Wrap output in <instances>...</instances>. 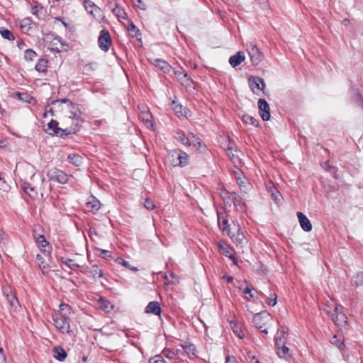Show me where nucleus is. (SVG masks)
Returning a JSON list of instances; mask_svg holds the SVG:
<instances>
[{
    "label": "nucleus",
    "instance_id": "nucleus-1",
    "mask_svg": "<svg viewBox=\"0 0 363 363\" xmlns=\"http://www.w3.org/2000/svg\"><path fill=\"white\" fill-rule=\"evenodd\" d=\"M18 171H19L20 176L25 179L30 176V182H23L21 184V189L24 192L32 199H36L39 195L43 197L45 191V178L43 175L35 174L34 167L30 164H17L16 172Z\"/></svg>",
    "mask_w": 363,
    "mask_h": 363
},
{
    "label": "nucleus",
    "instance_id": "nucleus-2",
    "mask_svg": "<svg viewBox=\"0 0 363 363\" xmlns=\"http://www.w3.org/2000/svg\"><path fill=\"white\" fill-rule=\"evenodd\" d=\"M54 104L62 105L61 108L63 113L62 125L65 135L75 133L79 130L81 124L83 123L82 118V113L77 104L72 103L67 99L57 100Z\"/></svg>",
    "mask_w": 363,
    "mask_h": 363
},
{
    "label": "nucleus",
    "instance_id": "nucleus-3",
    "mask_svg": "<svg viewBox=\"0 0 363 363\" xmlns=\"http://www.w3.org/2000/svg\"><path fill=\"white\" fill-rule=\"evenodd\" d=\"M218 220L223 232L228 235L237 246L242 247L246 244V239L238 221L233 220L229 224L223 213H218Z\"/></svg>",
    "mask_w": 363,
    "mask_h": 363
},
{
    "label": "nucleus",
    "instance_id": "nucleus-4",
    "mask_svg": "<svg viewBox=\"0 0 363 363\" xmlns=\"http://www.w3.org/2000/svg\"><path fill=\"white\" fill-rule=\"evenodd\" d=\"M72 314L71 307L65 303L59 306V311L52 314L55 327L62 333L72 336L74 331L70 328L69 319Z\"/></svg>",
    "mask_w": 363,
    "mask_h": 363
},
{
    "label": "nucleus",
    "instance_id": "nucleus-5",
    "mask_svg": "<svg viewBox=\"0 0 363 363\" xmlns=\"http://www.w3.org/2000/svg\"><path fill=\"white\" fill-rule=\"evenodd\" d=\"M286 338L284 330H279L276 336V351L280 358L287 359L292 357V351L286 346Z\"/></svg>",
    "mask_w": 363,
    "mask_h": 363
},
{
    "label": "nucleus",
    "instance_id": "nucleus-6",
    "mask_svg": "<svg viewBox=\"0 0 363 363\" xmlns=\"http://www.w3.org/2000/svg\"><path fill=\"white\" fill-rule=\"evenodd\" d=\"M271 320L272 317L265 311L256 314L253 318V322L255 326L261 330V332L265 335L268 333L267 325Z\"/></svg>",
    "mask_w": 363,
    "mask_h": 363
},
{
    "label": "nucleus",
    "instance_id": "nucleus-7",
    "mask_svg": "<svg viewBox=\"0 0 363 363\" xmlns=\"http://www.w3.org/2000/svg\"><path fill=\"white\" fill-rule=\"evenodd\" d=\"M47 176L50 181L62 184H67L69 181V176L63 171L57 168L49 169L47 172Z\"/></svg>",
    "mask_w": 363,
    "mask_h": 363
},
{
    "label": "nucleus",
    "instance_id": "nucleus-8",
    "mask_svg": "<svg viewBox=\"0 0 363 363\" xmlns=\"http://www.w3.org/2000/svg\"><path fill=\"white\" fill-rule=\"evenodd\" d=\"M331 305L334 307V315H330L334 323L338 327H344L347 323V317L340 309V306H337L334 301H331Z\"/></svg>",
    "mask_w": 363,
    "mask_h": 363
},
{
    "label": "nucleus",
    "instance_id": "nucleus-9",
    "mask_svg": "<svg viewBox=\"0 0 363 363\" xmlns=\"http://www.w3.org/2000/svg\"><path fill=\"white\" fill-rule=\"evenodd\" d=\"M247 51L252 63L257 65L262 60V55L256 45L252 43L247 44Z\"/></svg>",
    "mask_w": 363,
    "mask_h": 363
},
{
    "label": "nucleus",
    "instance_id": "nucleus-10",
    "mask_svg": "<svg viewBox=\"0 0 363 363\" xmlns=\"http://www.w3.org/2000/svg\"><path fill=\"white\" fill-rule=\"evenodd\" d=\"M248 84L252 91L257 95H259L265 87L264 80L258 77H250L248 79Z\"/></svg>",
    "mask_w": 363,
    "mask_h": 363
},
{
    "label": "nucleus",
    "instance_id": "nucleus-11",
    "mask_svg": "<svg viewBox=\"0 0 363 363\" xmlns=\"http://www.w3.org/2000/svg\"><path fill=\"white\" fill-rule=\"evenodd\" d=\"M234 174L241 191L245 194H248L252 189V185L248 179L242 176V173L239 170L234 171Z\"/></svg>",
    "mask_w": 363,
    "mask_h": 363
},
{
    "label": "nucleus",
    "instance_id": "nucleus-12",
    "mask_svg": "<svg viewBox=\"0 0 363 363\" xmlns=\"http://www.w3.org/2000/svg\"><path fill=\"white\" fill-rule=\"evenodd\" d=\"M98 43L102 50L105 52L108 50L111 44V40L108 30L104 29L100 32Z\"/></svg>",
    "mask_w": 363,
    "mask_h": 363
},
{
    "label": "nucleus",
    "instance_id": "nucleus-13",
    "mask_svg": "<svg viewBox=\"0 0 363 363\" xmlns=\"http://www.w3.org/2000/svg\"><path fill=\"white\" fill-rule=\"evenodd\" d=\"M174 74L177 80L186 88H191L193 84V81L190 79L188 74L182 69L174 70Z\"/></svg>",
    "mask_w": 363,
    "mask_h": 363
},
{
    "label": "nucleus",
    "instance_id": "nucleus-14",
    "mask_svg": "<svg viewBox=\"0 0 363 363\" xmlns=\"http://www.w3.org/2000/svg\"><path fill=\"white\" fill-rule=\"evenodd\" d=\"M84 5L85 9L91 14L95 18L99 19L101 18L102 12L99 7H98L91 0H84Z\"/></svg>",
    "mask_w": 363,
    "mask_h": 363
},
{
    "label": "nucleus",
    "instance_id": "nucleus-15",
    "mask_svg": "<svg viewBox=\"0 0 363 363\" xmlns=\"http://www.w3.org/2000/svg\"><path fill=\"white\" fill-rule=\"evenodd\" d=\"M258 107L259 109L260 116L263 121H269L271 115L269 112V106L265 99H260L258 101Z\"/></svg>",
    "mask_w": 363,
    "mask_h": 363
},
{
    "label": "nucleus",
    "instance_id": "nucleus-16",
    "mask_svg": "<svg viewBox=\"0 0 363 363\" xmlns=\"http://www.w3.org/2000/svg\"><path fill=\"white\" fill-rule=\"evenodd\" d=\"M297 218L299 222V224L305 232H310L312 230V224L309 219L302 213V212H297L296 213Z\"/></svg>",
    "mask_w": 363,
    "mask_h": 363
},
{
    "label": "nucleus",
    "instance_id": "nucleus-17",
    "mask_svg": "<svg viewBox=\"0 0 363 363\" xmlns=\"http://www.w3.org/2000/svg\"><path fill=\"white\" fill-rule=\"evenodd\" d=\"M150 62L156 67L163 71L164 73H169L172 67L167 62L159 58H153L150 60Z\"/></svg>",
    "mask_w": 363,
    "mask_h": 363
},
{
    "label": "nucleus",
    "instance_id": "nucleus-18",
    "mask_svg": "<svg viewBox=\"0 0 363 363\" xmlns=\"http://www.w3.org/2000/svg\"><path fill=\"white\" fill-rule=\"evenodd\" d=\"M64 128H58V122L52 120L48 124L47 131L49 134H55L60 136L65 135V132L63 130Z\"/></svg>",
    "mask_w": 363,
    "mask_h": 363
},
{
    "label": "nucleus",
    "instance_id": "nucleus-19",
    "mask_svg": "<svg viewBox=\"0 0 363 363\" xmlns=\"http://www.w3.org/2000/svg\"><path fill=\"white\" fill-rule=\"evenodd\" d=\"M226 152L228 157L234 163H240L241 160L240 158V152L235 147L232 146L228 147Z\"/></svg>",
    "mask_w": 363,
    "mask_h": 363
},
{
    "label": "nucleus",
    "instance_id": "nucleus-20",
    "mask_svg": "<svg viewBox=\"0 0 363 363\" xmlns=\"http://www.w3.org/2000/svg\"><path fill=\"white\" fill-rule=\"evenodd\" d=\"M245 59L244 52L240 51L236 55H233L229 59V63L233 67L240 65Z\"/></svg>",
    "mask_w": 363,
    "mask_h": 363
},
{
    "label": "nucleus",
    "instance_id": "nucleus-21",
    "mask_svg": "<svg viewBox=\"0 0 363 363\" xmlns=\"http://www.w3.org/2000/svg\"><path fill=\"white\" fill-rule=\"evenodd\" d=\"M145 313H152L156 315H160L161 308L160 303L157 301L150 302L145 308Z\"/></svg>",
    "mask_w": 363,
    "mask_h": 363
},
{
    "label": "nucleus",
    "instance_id": "nucleus-22",
    "mask_svg": "<svg viewBox=\"0 0 363 363\" xmlns=\"http://www.w3.org/2000/svg\"><path fill=\"white\" fill-rule=\"evenodd\" d=\"M52 352L53 357L60 362L64 361L67 356L66 351L60 346L55 347L52 350Z\"/></svg>",
    "mask_w": 363,
    "mask_h": 363
},
{
    "label": "nucleus",
    "instance_id": "nucleus-23",
    "mask_svg": "<svg viewBox=\"0 0 363 363\" xmlns=\"http://www.w3.org/2000/svg\"><path fill=\"white\" fill-rule=\"evenodd\" d=\"M86 205L87 208H89L94 213L98 211L101 208L100 201L94 196L90 197V199L86 203Z\"/></svg>",
    "mask_w": 363,
    "mask_h": 363
},
{
    "label": "nucleus",
    "instance_id": "nucleus-24",
    "mask_svg": "<svg viewBox=\"0 0 363 363\" xmlns=\"http://www.w3.org/2000/svg\"><path fill=\"white\" fill-rule=\"evenodd\" d=\"M220 250L222 254L229 257L230 259H233L234 263H237L236 259L234 256V251L232 247H230L228 245L224 244L220 245Z\"/></svg>",
    "mask_w": 363,
    "mask_h": 363
},
{
    "label": "nucleus",
    "instance_id": "nucleus-25",
    "mask_svg": "<svg viewBox=\"0 0 363 363\" xmlns=\"http://www.w3.org/2000/svg\"><path fill=\"white\" fill-rule=\"evenodd\" d=\"M172 109L175 111L179 116L187 118L188 113L189 112L186 108H184L182 105L177 104L176 101H172Z\"/></svg>",
    "mask_w": 363,
    "mask_h": 363
},
{
    "label": "nucleus",
    "instance_id": "nucleus-26",
    "mask_svg": "<svg viewBox=\"0 0 363 363\" xmlns=\"http://www.w3.org/2000/svg\"><path fill=\"white\" fill-rule=\"evenodd\" d=\"M180 154V150H174L170 152L169 160L172 166L177 167L179 165V159L181 157Z\"/></svg>",
    "mask_w": 363,
    "mask_h": 363
},
{
    "label": "nucleus",
    "instance_id": "nucleus-27",
    "mask_svg": "<svg viewBox=\"0 0 363 363\" xmlns=\"http://www.w3.org/2000/svg\"><path fill=\"white\" fill-rule=\"evenodd\" d=\"M87 269L89 273L95 279H96L97 278L102 277L104 276L103 271L101 269H99V267L96 264L87 267Z\"/></svg>",
    "mask_w": 363,
    "mask_h": 363
},
{
    "label": "nucleus",
    "instance_id": "nucleus-28",
    "mask_svg": "<svg viewBox=\"0 0 363 363\" xmlns=\"http://www.w3.org/2000/svg\"><path fill=\"white\" fill-rule=\"evenodd\" d=\"M31 13L38 18H41L45 16L46 10L42 6L36 4L31 8Z\"/></svg>",
    "mask_w": 363,
    "mask_h": 363
},
{
    "label": "nucleus",
    "instance_id": "nucleus-29",
    "mask_svg": "<svg viewBox=\"0 0 363 363\" xmlns=\"http://www.w3.org/2000/svg\"><path fill=\"white\" fill-rule=\"evenodd\" d=\"M231 328L233 333L240 338H242L244 337V333L241 329L240 325L238 322L235 320H231L230 322Z\"/></svg>",
    "mask_w": 363,
    "mask_h": 363
},
{
    "label": "nucleus",
    "instance_id": "nucleus-30",
    "mask_svg": "<svg viewBox=\"0 0 363 363\" xmlns=\"http://www.w3.org/2000/svg\"><path fill=\"white\" fill-rule=\"evenodd\" d=\"M68 160L70 163L73 164L77 167L82 165L83 162V157L79 155L72 154L68 156Z\"/></svg>",
    "mask_w": 363,
    "mask_h": 363
},
{
    "label": "nucleus",
    "instance_id": "nucleus-31",
    "mask_svg": "<svg viewBox=\"0 0 363 363\" xmlns=\"http://www.w3.org/2000/svg\"><path fill=\"white\" fill-rule=\"evenodd\" d=\"M48 61L45 59L41 58L38 60L35 65V69L39 72H45L48 68Z\"/></svg>",
    "mask_w": 363,
    "mask_h": 363
},
{
    "label": "nucleus",
    "instance_id": "nucleus-32",
    "mask_svg": "<svg viewBox=\"0 0 363 363\" xmlns=\"http://www.w3.org/2000/svg\"><path fill=\"white\" fill-rule=\"evenodd\" d=\"M36 242L38 245L40 250L43 252H48L49 251L46 250V247L48 245V242L46 241L44 235H39L36 238Z\"/></svg>",
    "mask_w": 363,
    "mask_h": 363
},
{
    "label": "nucleus",
    "instance_id": "nucleus-33",
    "mask_svg": "<svg viewBox=\"0 0 363 363\" xmlns=\"http://www.w3.org/2000/svg\"><path fill=\"white\" fill-rule=\"evenodd\" d=\"M36 259L43 274H46L49 272V266L44 262L41 255H38Z\"/></svg>",
    "mask_w": 363,
    "mask_h": 363
},
{
    "label": "nucleus",
    "instance_id": "nucleus-34",
    "mask_svg": "<svg viewBox=\"0 0 363 363\" xmlns=\"http://www.w3.org/2000/svg\"><path fill=\"white\" fill-rule=\"evenodd\" d=\"M99 308L102 310L109 312L113 308V306L107 300L100 298L99 300Z\"/></svg>",
    "mask_w": 363,
    "mask_h": 363
},
{
    "label": "nucleus",
    "instance_id": "nucleus-35",
    "mask_svg": "<svg viewBox=\"0 0 363 363\" xmlns=\"http://www.w3.org/2000/svg\"><path fill=\"white\" fill-rule=\"evenodd\" d=\"M269 191L271 193V196H272V199H274V201L277 203H280L281 200V196L280 193L279 192V191L274 186L269 187Z\"/></svg>",
    "mask_w": 363,
    "mask_h": 363
},
{
    "label": "nucleus",
    "instance_id": "nucleus-36",
    "mask_svg": "<svg viewBox=\"0 0 363 363\" xmlns=\"http://www.w3.org/2000/svg\"><path fill=\"white\" fill-rule=\"evenodd\" d=\"M182 347L188 354H196V347L193 344L185 342L182 345Z\"/></svg>",
    "mask_w": 363,
    "mask_h": 363
},
{
    "label": "nucleus",
    "instance_id": "nucleus-37",
    "mask_svg": "<svg viewBox=\"0 0 363 363\" xmlns=\"http://www.w3.org/2000/svg\"><path fill=\"white\" fill-rule=\"evenodd\" d=\"M242 121L245 124L252 125H254V126H257V120L255 118H254L252 116H250V115L244 114L242 116Z\"/></svg>",
    "mask_w": 363,
    "mask_h": 363
},
{
    "label": "nucleus",
    "instance_id": "nucleus-38",
    "mask_svg": "<svg viewBox=\"0 0 363 363\" xmlns=\"http://www.w3.org/2000/svg\"><path fill=\"white\" fill-rule=\"evenodd\" d=\"M0 33H1V35L5 39H7L9 40H14V36H13V33L8 29H6L4 28H0Z\"/></svg>",
    "mask_w": 363,
    "mask_h": 363
},
{
    "label": "nucleus",
    "instance_id": "nucleus-39",
    "mask_svg": "<svg viewBox=\"0 0 363 363\" xmlns=\"http://www.w3.org/2000/svg\"><path fill=\"white\" fill-rule=\"evenodd\" d=\"M32 21L30 18H24L20 22V26L22 29L29 30L32 28Z\"/></svg>",
    "mask_w": 363,
    "mask_h": 363
},
{
    "label": "nucleus",
    "instance_id": "nucleus-40",
    "mask_svg": "<svg viewBox=\"0 0 363 363\" xmlns=\"http://www.w3.org/2000/svg\"><path fill=\"white\" fill-rule=\"evenodd\" d=\"M352 284L358 286L363 284V272H358L352 279Z\"/></svg>",
    "mask_w": 363,
    "mask_h": 363
},
{
    "label": "nucleus",
    "instance_id": "nucleus-41",
    "mask_svg": "<svg viewBox=\"0 0 363 363\" xmlns=\"http://www.w3.org/2000/svg\"><path fill=\"white\" fill-rule=\"evenodd\" d=\"M152 115L149 111L144 112L142 115L140 116V118L143 121H145L146 124L148 125H152Z\"/></svg>",
    "mask_w": 363,
    "mask_h": 363
},
{
    "label": "nucleus",
    "instance_id": "nucleus-42",
    "mask_svg": "<svg viewBox=\"0 0 363 363\" xmlns=\"http://www.w3.org/2000/svg\"><path fill=\"white\" fill-rule=\"evenodd\" d=\"M332 301L333 300L331 299L330 301H327V303L325 305V307L323 308V311L330 316L334 315V307H333L331 305Z\"/></svg>",
    "mask_w": 363,
    "mask_h": 363
},
{
    "label": "nucleus",
    "instance_id": "nucleus-43",
    "mask_svg": "<svg viewBox=\"0 0 363 363\" xmlns=\"http://www.w3.org/2000/svg\"><path fill=\"white\" fill-rule=\"evenodd\" d=\"M181 157L179 159V165L184 167L188 164V155L186 152L181 150Z\"/></svg>",
    "mask_w": 363,
    "mask_h": 363
},
{
    "label": "nucleus",
    "instance_id": "nucleus-44",
    "mask_svg": "<svg viewBox=\"0 0 363 363\" xmlns=\"http://www.w3.org/2000/svg\"><path fill=\"white\" fill-rule=\"evenodd\" d=\"M128 30L130 33V35L133 37H136L137 38V37H138V35H140L139 30L136 29V26L133 23H131L128 26Z\"/></svg>",
    "mask_w": 363,
    "mask_h": 363
},
{
    "label": "nucleus",
    "instance_id": "nucleus-45",
    "mask_svg": "<svg viewBox=\"0 0 363 363\" xmlns=\"http://www.w3.org/2000/svg\"><path fill=\"white\" fill-rule=\"evenodd\" d=\"M113 12L118 17L125 18L126 13L123 9H121L118 5L113 9Z\"/></svg>",
    "mask_w": 363,
    "mask_h": 363
},
{
    "label": "nucleus",
    "instance_id": "nucleus-46",
    "mask_svg": "<svg viewBox=\"0 0 363 363\" xmlns=\"http://www.w3.org/2000/svg\"><path fill=\"white\" fill-rule=\"evenodd\" d=\"M62 262L66 264L67 267H69L71 269H77L79 265L78 264H77L74 260L73 259H67L65 261H62Z\"/></svg>",
    "mask_w": 363,
    "mask_h": 363
},
{
    "label": "nucleus",
    "instance_id": "nucleus-47",
    "mask_svg": "<svg viewBox=\"0 0 363 363\" xmlns=\"http://www.w3.org/2000/svg\"><path fill=\"white\" fill-rule=\"evenodd\" d=\"M36 55L33 50L28 49L25 51L24 57L26 60H33Z\"/></svg>",
    "mask_w": 363,
    "mask_h": 363
},
{
    "label": "nucleus",
    "instance_id": "nucleus-48",
    "mask_svg": "<svg viewBox=\"0 0 363 363\" xmlns=\"http://www.w3.org/2000/svg\"><path fill=\"white\" fill-rule=\"evenodd\" d=\"M18 96V99L23 101H26L27 103H29L30 104L31 103V101L33 100V97H31L30 95H28V94H26V93H23V94H19V93H17Z\"/></svg>",
    "mask_w": 363,
    "mask_h": 363
},
{
    "label": "nucleus",
    "instance_id": "nucleus-49",
    "mask_svg": "<svg viewBox=\"0 0 363 363\" xmlns=\"http://www.w3.org/2000/svg\"><path fill=\"white\" fill-rule=\"evenodd\" d=\"M234 205L240 211H245V204L242 202V199L240 196L235 198L233 200Z\"/></svg>",
    "mask_w": 363,
    "mask_h": 363
},
{
    "label": "nucleus",
    "instance_id": "nucleus-50",
    "mask_svg": "<svg viewBox=\"0 0 363 363\" xmlns=\"http://www.w3.org/2000/svg\"><path fill=\"white\" fill-rule=\"evenodd\" d=\"M144 207L149 211L153 210L155 207L154 202L150 199H146L144 203Z\"/></svg>",
    "mask_w": 363,
    "mask_h": 363
},
{
    "label": "nucleus",
    "instance_id": "nucleus-51",
    "mask_svg": "<svg viewBox=\"0 0 363 363\" xmlns=\"http://www.w3.org/2000/svg\"><path fill=\"white\" fill-rule=\"evenodd\" d=\"M7 298L10 306L16 308L17 305L18 304V301L17 300V298L13 295L8 296Z\"/></svg>",
    "mask_w": 363,
    "mask_h": 363
},
{
    "label": "nucleus",
    "instance_id": "nucleus-52",
    "mask_svg": "<svg viewBox=\"0 0 363 363\" xmlns=\"http://www.w3.org/2000/svg\"><path fill=\"white\" fill-rule=\"evenodd\" d=\"M150 363H166L165 360L160 355H156L150 359Z\"/></svg>",
    "mask_w": 363,
    "mask_h": 363
},
{
    "label": "nucleus",
    "instance_id": "nucleus-53",
    "mask_svg": "<svg viewBox=\"0 0 363 363\" xmlns=\"http://www.w3.org/2000/svg\"><path fill=\"white\" fill-rule=\"evenodd\" d=\"M178 140L184 145H190L191 142L189 138H186L184 135H179L178 137Z\"/></svg>",
    "mask_w": 363,
    "mask_h": 363
},
{
    "label": "nucleus",
    "instance_id": "nucleus-54",
    "mask_svg": "<svg viewBox=\"0 0 363 363\" xmlns=\"http://www.w3.org/2000/svg\"><path fill=\"white\" fill-rule=\"evenodd\" d=\"M116 262L121 265H123V267H126V268H129L130 264H129V262L128 261H125L124 259H123L121 257H118L117 258V259L116 260Z\"/></svg>",
    "mask_w": 363,
    "mask_h": 363
},
{
    "label": "nucleus",
    "instance_id": "nucleus-55",
    "mask_svg": "<svg viewBox=\"0 0 363 363\" xmlns=\"http://www.w3.org/2000/svg\"><path fill=\"white\" fill-rule=\"evenodd\" d=\"M267 303L270 306H274L277 304V295L272 294L271 297L269 298Z\"/></svg>",
    "mask_w": 363,
    "mask_h": 363
},
{
    "label": "nucleus",
    "instance_id": "nucleus-56",
    "mask_svg": "<svg viewBox=\"0 0 363 363\" xmlns=\"http://www.w3.org/2000/svg\"><path fill=\"white\" fill-rule=\"evenodd\" d=\"M133 1H135V4L137 7L141 10H145L146 6L141 0H133Z\"/></svg>",
    "mask_w": 363,
    "mask_h": 363
},
{
    "label": "nucleus",
    "instance_id": "nucleus-57",
    "mask_svg": "<svg viewBox=\"0 0 363 363\" xmlns=\"http://www.w3.org/2000/svg\"><path fill=\"white\" fill-rule=\"evenodd\" d=\"M247 359L249 362V363H255V359H257L256 358L255 355L249 352L247 353Z\"/></svg>",
    "mask_w": 363,
    "mask_h": 363
},
{
    "label": "nucleus",
    "instance_id": "nucleus-58",
    "mask_svg": "<svg viewBox=\"0 0 363 363\" xmlns=\"http://www.w3.org/2000/svg\"><path fill=\"white\" fill-rule=\"evenodd\" d=\"M111 252H109L108 250H101L100 257L107 259L108 257H111Z\"/></svg>",
    "mask_w": 363,
    "mask_h": 363
},
{
    "label": "nucleus",
    "instance_id": "nucleus-59",
    "mask_svg": "<svg viewBox=\"0 0 363 363\" xmlns=\"http://www.w3.org/2000/svg\"><path fill=\"white\" fill-rule=\"evenodd\" d=\"M332 344L337 345L339 348H341V345L343 344L342 342H339L337 340V335H334L330 340Z\"/></svg>",
    "mask_w": 363,
    "mask_h": 363
},
{
    "label": "nucleus",
    "instance_id": "nucleus-60",
    "mask_svg": "<svg viewBox=\"0 0 363 363\" xmlns=\"http://www.w3.org/2000/svg\"><path fill=\"white\" fill-rule=\"evenodd\" d=\"M97 67V64L96 62H91L86 65L85 69L86 70H94Z\"/></svg>",
    "mask_w": 363,
    "mask_h": 363
},
{
    "label": "nucleus",
    "instance_id": "nucleus-61",
    "mask_svg": "<svg viewBox=\"0 0 363 363\" xmlns=\"http://www.w3.org/2000/svg\"><path fill=\"white\" fill-rule=\"evenodd\" d=\"M225 363H238V362L235 358L228 356Z\"/></svg>",
    "mask_w": 363,
    "mask_h": 363
},
{
    "label": "nucleus",
    "instance_id": "nucleus-62",
    "mask_svg": "<svg viewBox=\"0 0 363 363\" xmlns=\"http://www.w3.org/2000/svg\"><path fill=\"white\" fill-rule=\"evenodd\" d=\"M251 291H252L251 289H250L249 287H246L244 289L243 293L245 294H250L251 297H253V295L251 294Z\"/></svg>",
    "mask_w": 363,
    "mask_h": 363
},
{
    "label": "nucleus",
    "instance_id": "nucleus-63",
    "mask_svg": "<svg viewBox=\"0 0 363 363\" xmlns=\"http://www.w3.org/2000/svg\"><path fill=\"white\" fill-rule=\"evenodd\" d=\"M6 357L4 354H0V363H5Z\"/></svg>",
    "mask_w": 363,
    "mask_h": 363
},
{
    "label": "nucleus",
    "instance_id": "nucleus-64",
    "mask_svg": "<svg viewBox=\"0 0 363 363\" xmlns=\"http://www.w3.org/2000/svg\"><path fill=\"white\" fill-rule=\"evenodd\" d=\"M231 196H232L233 200H234V199H235V198H238L240 196L237 193L233 191L231 193Z\"/></svg>",
    "mask_w": 363,
    "mask_h": 363
}]
</instances>
